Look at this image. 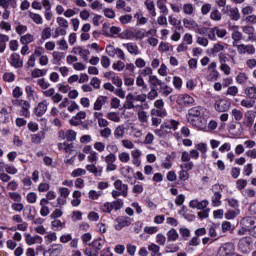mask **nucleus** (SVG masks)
<instances>
[{
    "instance_id": "1",
    "label": "nucleus",
    "mask_w": 256,
    "mask_h": 256,
    "mask_svg": "<svg viewBox=\"0 0 256 256\" xmlns=\"http://www.w3.org/2000/svg\"><path fill=\"white\" fill-rule=\"evenodd\" d=\"M203 113H205V109L201 106L191 108L187 115L188 123L193 127H197V129H205L207 127V119L203 117Z\"/></svg>"
},
{
    "instance_id": "2",
    "label": "nucleus",
    "mask_w": 256,
    "mask_h": 256,
    "mask_svg": "<svg viewBox=\"0 0 256 256\" xmlns=\"http://www.w3.org/2000/svg\"><path fill=\"white\" fill-rule=\"evenodd\" d=\"M177 129H179V121L167 118L160 125L159 129L154 130V133L157 135V137L165 139V137L169 135V131H177Z\"/></svg>"
},
{
    "instance_id": "3",
    "label": "nucleus",
    "mask_w": 256,
    "mask_h": 256,
    "mask_svg": "<svg viewBox=\"0 0 256 256\" xmlns=\"http://www.w3.org/2000/svg\"><path fill=\"white\" fill-rule=\"evenodd\" d=\"M238 251L242 255H249L253 251V238L251 236L242 237L238 241Z\"/></svg>"
},
{
    "instance_id": "4",
    "label": "nucleus",
    "mask_w": 256,
    "mask_h": 256,
    "mask_svg": "<svg viewBox=\"0 0 256 256\" xmlns=\"http://www.w3.org/2000/svg\"><path fill=\"white\" fill-rule=\"evenodd\" d=\"M226 188L227 186L223 184H214L212 186L213 196L211 197V202L213 207H221L222 205L221 198L223 197L221 195V192L223 191V189H226Z\"/></svg>"
},
{
    "instance_id": "5",
    "label": "nucleus",
    "mask_w": 256,
    "mask_h": 256,
    "mask_svg": "<svg viewBox=\"0 0 256 256\" xmlns=\"http://www.w3.org/2000/svg\"><path fill=\"white\" fill-rule=\"evenodd\" d=\"M123 209V200L118 199L113 202H105L100 205V211L102 213H111V211H119Z\"/></svg>"
},
{
    "instance_id": "6",
    "label": "nucleus",
    "mask_w": 256,
    "mask_h": 256,
    "mask_svg": "<svg viewBox=\"0 0 256 256\" xmlns=\"http://www.w3.org/2000/svg\"><path fill=\"white\" fill-rule=\"evenodd\" d=\"M235 244L233 242H226L220 246L217 256H234Z\"/></svg>"
},
{
    "instance_id": "7",
    "label": "nucleus",
    "mask_w": 256,
    "mask_h": 256,
    "mask_svg": "<svg viewBox=\"0 0 256 256\" xmlns=\"http://www.w3.org/2000/svg\"><path fill=\"white\" fill-rule=\"evenodd\" d=\"M240 225L250 227V235L256 237V217H245L240 221Z\"/></svg>"
},
{
    "instance_id": "8",
    "label": "nucleus",
    "mask_w": 256,
    "mask_h": 256,
    "mask_svg": "<svg viewBox=\"0 0 256 256\" xmlns=\"http://www.w3.org/2000/svg\"><path fill=\"white\" fill-rule=\"evenodd\" d=\"M132 219L127 216H120L115 219L114 229L116 231H121L124 227H129L131 225Z\"/></svg>"
},
{
    "instance_id": "9",
    "label": "nucleus",
    "mask_w": 256,
    "mask_h": 256,
    "mask_svg": "<svg viewBox=\"0 0 256 256\" xmlns=\"http://www.w3.org/2000/svg\"><path fill=\"white\" fill-rule=\"evenodd\" d=\"M208 75L206 76L207 81H217L219 79V71H217V63L212 62L208 65Z\"/></svg>"
},
{
    "instance_id": "10",
    "label": "nucleus",
    "mask_w": 256,
    "mask_h": 256,
    "mask_svg": "<svg viewBox=\"0 0 256 256\" xmlns=\"http://www.w3.org/2000/svg\"><path fill=\"white\" fill-rule=\"evenodd\" d=\"M222 13H227V15L230 16V19H232V21H239V19H241V14L239 13V8L237 7H231L227 5L222 10Z\"/></svg>"
},
{
    "instance_id": "11",
    "label": "nucleus",
    "mask_w": 256,
    "mask_h": 256,
    "mask_svg": "<svg viewBox=\"0 0 256 256\" xmlns=\"http://www.w3.org/2000/svg\"><path fill=\"white\" fill-rule=\"evenodd\" d=\"M177 103L182 107H189L195 103V98L189 94H180L178 96Z\"/></svg>"
},
{
    "instance_id": "12",
    "label": "nucleus",
    "mask_w": 256,
    "mask_h": 256,
    "mask_svg": "<svg viewBox=\"0 0 256 256\" xmlns=\"http://www.w3.org/2000/svg\"><path fill=\"white\" fill-rule=\"evenodd\" d=\"M104 77L106 79H109V81H112V83H113V85H115V87L121 88L123 85V80L121 79V77H119V75H117V73H115L113 71L105 72Z\"/></svg>"
},
{
    "instance_id": "13",
    "label": "nucleus",
    "mask_w": 256,
    "mask_h": 256,
    "mask_svg": "<svg viewBox=\"0 0 256 256\" xmlns=\"http://www.w3.org/2000/svg\"><path fill=\"white\" fill-rule=\"evenodd\" d=\"M63 253V244H52L48 250L44 252V256H59Z\"/></svg>"
},
{
    "instance_id": "14",
    "label": "nucleus",
    "mask_w": 256,
    "mask_h": 256,
    "mask_svg": "<svg viewBox=\"0 0 256 256\" xmlns=\"http://www.w3.org/2000/svg\"><path fill=\"white\" fill-rule=\"evenodd\" d=\"M189 207H191V209H198V211H203V209H207V207H209V201H199V199H194L189 202Z\"/></svg>"
},
{
    "instance_id": "15",
    "label": "nucleus",
    "mask_w": 256,
    "mask_h": 256,
    "mask_svg": "<svg viewBox=\"0 0 256 256\" xmlns=\"http://www.w3.org/2000/svg\"><path fill=\"white\" fill-rule=\"evenodd\" d=\"M239 55H255V46L253 44H239Z\"/></svg>"
},
{
    "instance_id": "16",
    "label": "nucleus",
    "mask_w": 256,
    "mask_h": 256,
    "mask_svg": "<svg viewBox=\"0 0 256 256\" xmlns=\"http://www.w3.org/2000/svg\"><path fill=\"white\" fill-rule=\"evenodd\" d=\"M25 243H27L29 246L31 245H41L43 243V237L39 235L31 236L29 233L24 234Z\"/></svg>"
},
{
    "instance_id": "17",
    "label": "nucleus",
    "mask_w": 256,
    "mask_h": 256,
    "mask_svg": "<svg viewBox=\"0 0 256 256\" xmlns=\"http://www.w3.org/2000/svg\"><path fill=\"white\" fill-rule=\"evenodd\" d=\"M72 53H74V55H80L85 63L89 61V55H91V52L89 50L80 46H75L72 49Z\"/></svg>"
},
{
    "instance_id": "18",
    "label": "nucleus",
    "mask_w": 256,
    "mask_h": 256,
    "mask_svg": "<svg viewBox=\"0 0 256 256\" xmlns=\"http://www.w3.org/2000/svg\"><path fill=\"white\" fill-rule=\"evenodd\" d=\"M8 63L15 69H21L23 67V61L21 60V55L18 53H12L8 59Z\"/></svg>"
},
{
    "instance_id": "19",
    "label": "nucleus",
    "mask_w": 256,
    "mask_h": 256,
    "mask_svg": "<svg viewBox=\"0 0 256 256\" xmlns=\"http://www.w3.org/2000/svg\"><path fill=\"white\" fill-rule=\"evenodd\" d=\"M214 107L219 113H225V111H229L231 103H229V101L226 99H220L215 102Z\"/></svg>"
},
{
    "instance_id": "20",
    "label": "nucleus",
    "mask_w": 256,
    "mask_h": 256,
    "mask_svg": "<svg viewBox=\"0 0 256 256\" xmlns=\"http://www.w3.org/2000/svg\"><path fill=\"white\" fill-rule=\"evenodd\" d=\"M48 105L49 103L47 102V100H43L40 103H38L34 110V115H36V117H43V115L47 113Z\"/></svg>"
},
{
    "instance_id": "21",
    "label": "nucleus",
    "mask_w": 256,
    "mask_h": 256,
    "mask_svg": "<svg viewBox=\"0 0 256 256\" xmlns=\"http://www.w3.org/2000/svg\"><path fill=\"white\" fill-rule=\"evenodd\" d=\"M114 189L120 191L122 197H127L129 193V185L124 184L123 181L119 179L114 182Z\"/></svg>"
},
{
    "instance_id": "22",
    "label": "nucleus",
    "mask_w": 256,
    "mask_h": 256,
    "mask_svg": "<svg viewBox=\"0 0 256 256\" xmlns=\"http://www.w3.org/2000/svg\"><path fill=\"white\" fill-rule=\"evenodd\" d=\"M60 139H66L67 141H75L77 139V133L73 130H61L58 133Z\"/></svg>"
},
{
    "instance_id": "23",
    "label": "nucleus",
    "mask_w": 256,
    "mask_h": 256,
    "mask_svg": "<svg viewBox=\"0 0 256 256\" xmlns=\"http://www.w3.org/2000/svg\"><path fill=\"white\" fill-rule=\"evenodd\" d=\"M123 47L130 53V55H141V50L139 49V46H137L134 42L124 43L122 44Z\"/></svg>"
},
{
    "instance_id": "24",
    "label": "nucleus",
    "mask_w": 256,
    "mask_h": 256,
    "mask_svg": "<svg viewBox=\"0 0 256 256\" xmlns=\"http://www.w3.org/2000/svg\"><path fill=\"white\" fill-rule=\"evenodd\" d=\"M86 170L92 173L95 177H101L103 175V166H96V164H87Z\"/></svg>"
},
{
    "instance_id": "25",
    "label": "nucleus",
    "mask_w": 256,
    "mask_h": 256,
    "mask_svg": "<svg viewBox=\"0 0 256 256\" xmlns=\"http://www.w3.org/2000/svg\"><path fill=\"white\" fill-rule=\"evenodd\" d=\"M20 107L22 109L21 115L29 119L31 117V112L29 111V109H31V104L26 100H21Z\"/></svg>"
},
{
    "instance_id": "26",
    "label": "nucleus",
    "mask_w": 256,
    "mask_h": 256,
    "mask_svg": "<svg viewBox=\"0 0 256 256\" xmlns=\"http://www.w3.org/2000/svg\"><path fill=\"white\" fill-rule=\"evenodd\" d=\"M107 243V241L101 237L94 239L92 241V243L89 244L90 247H93L96 251H101V249H103V247H105V244Z\"/></svg>"
},
{
    "instance_id": "27",
    "label": "nucleus",
    "mask_w": 256,
    "mask_h": 256,
    "mask_svg": "<svg viewBox=\"0 0 256 256\" xmlns=\"http://www.w3.org/2000/svg\"><path fill=\"white\" fill-rule=\"evenodd\" d=\"M144 7L147 9L151 17H157V11L155 10V2L153 0H145Z\"/></svg>"
},
{
    "instance_id": "28",
    "label": "nucleus",
    "mask_w": 256,
    "mask_h": 256,
    "mask_svg": "<svg viewBox=\"0 0 256 256\" xmlns=\"http://www.w3.org/2000/svg\"><path fill=\"white\" fill-rule=\"evenodd\" d=\"M134 19H136L137 25H147V22L149 21V19H147V17L143 16V10H138L134 14Z\"/></svg>"
},
{
    "instance_id": "29",
    "label": "nucleus",
    "mask_w": 256,
    "mask_h": 256,
    "mask_svg": "<svg viewBox=\"0 0 256 256\" xmlns=\"http://www.w3.org/2000/svg\"><path fill=\"white\" fill-rule=\"evenodd\" d=\"M255 123V114L253 111H247L244 115V125L246 127H251Z\"/></svg>"
},
{
    "instance_id": "30",
    "label": "nucleus",
    "mask_w": 256,
    "mask_h": 256,
    "mask_svg": "<svg viewBox=\"0 0 256 256\" xmlns=\"http://www.w3.org/2000/svg\"><path fill=\"white\" fill-rule=\"evenodd\" d=\"M105 103H107V96H99L94 102V106H93L94 111H101Z\"/></svg>"
},
{
    "instance_id": "31",
    "label": "nucleus",
    "mask_w": 256,
    "mask_h": 256,
    "mask_svg": "<svg viewBox=\"0 0 256 256\" xmlns=\"http://www.w3.org/2000/svg\"><path fill=\"white\" fill-rule=\"evenodd\" d=\"M152 117H161V119L167 117V109L165 108H153L150 111Z\"/></svg>"
},
{
    "instance_id": "32",
    "label": "nucleus",
    "mask_w": 256,
    "mask_h": 256,
    "mask_svg": "<svg viewBox=\"0 0 256 256\" xmlns=\"http://www.w3.org/2000/svg\"><path fill=\"white\" fill-rule=\"evenodd\" d=\"M59 151H63L64 153H67V155H71L73 153V144L72 143H59L58 144Z\"/></svg>"
},
{
    "instance_id": "33",
    "label": "nucleus",
    "mask_w": 256,
    "mask_h": 256,
    "mask_svg": "<svg viewBox=\"0 0 256 256\" xmlns=\"http://www.w3.org/2000/svg\"><path fill=\"white\" fill-rule=\"evenodd\" d=\"M183 25L186 29H190L191 31H197V29H199V24L192 19H184Z\"/></svg>"
},
{
    "instance_id": "34",
    "label": "nucleus",
    "mask_w": 256,
    "mask_h": 256,
    "mask_svg": "<svg viewBox=\"0 0 256 256\" xmlns=\"http://www.w3.org/2000/svg\"><path fill=\"white\" fill-rule=\"evenodd\" d=\"M148 251L151 252V256H163L161 253V247L155 243L148 246Z\"/></svg>"
},
{
    "instance_id": "35",
    "label": "nucleus",
    "mask_w": 256,
    "mask_h": 256,
    "mask_svg": "<svg viewBox=\"0 0 256 256\" xmlns=\"http://www.w3.org/2000/svg\"><path fill=\"white\" fill-rule=\"evenodd\" d=\"M54 65H61V61L65 59V53L59 52V51H54L52 53Z\"/></svg>"
},
{
    "instance_id": "36",
    "label": "nucleus",
    "mask_w": 256,
    "mask_h": 256,
    "mask_svg": "<svg viewBox=\"0 0 256 256\" xmlns=\"http://www.w3.org/2000/svg\"><path fill=\"white\" fill-rule=\"evenodd\" d=\"M121 39L133 41L135 39V30L127 29L120 34Z\"/></svg>"
},
{
    "instance_id": "37",
    "label": "nucleus",
    "mask_w": 256,
    "mask_h": 256,
    "mask_svg": "<svg viewBox=\"0 0 256 256\" xmlns=\"http://www.w3.org/2000/svg\"><path fill=\"white\" fill-rule=\"evenodd\" d=\"M25 92L29 101H35V96L37 95V92L35 91V88H33V86L31 85L26 86Z\"/></svg>"
},
{
    "instance_id": "38",
    "label": "nucleus",
    "mask_w": 256,
    "mask_h": 256,
    "mask_svg": "<svg viewBox=\"0 0 256 256\" xmlns=\"http://www.w3.org/2000/svg\"><path fill=\"white\" fill-rule=\"evenodd\" d=\"M166 236L169 242H175L179 239V233L174 228L170 229L167 232Z\"/></svg>"
},
{
    "instance_id": "39",
    "label": "nucleus",
    "mask_w": 256,
    "mask_h": 256,
    "mask_svg": "<svg viewBox=\"0 0 256 256\" xmlns=\"http://www.w3.org/2000/svg\"><path fill=\"white\" fill-rule=\"evenodd\" d=\"M114 137L115 139H123L125 137V126L124 125H119L116 127L114 130Z\"/></svg>"
},
{
    "instance_id": "40",
    "label": "nucleus",
    "mask_w": 256,
    "mask_h": 256,
    "mask_svg": "<svg viewBox=\"0 0 256 256\" xmlns=\"http://www.w3.org/2000/svg\"><path fill=\"white\" fill-rule=\"evenodd\" d=\"M35 41V36L32 34H25L20 37V43L22 45H29L30 43H33Z\"/></svg>"
},
{
    "instance_id": "41",
    "label": "nucleus",
    "mask_w": 256,
    "mask_h": 256,
    "mask_svg": "<svg viewBox=\"0 0 256 256\" xmlns=\"http://www.w3.org/2000/svg\"><path fill=\"white\" fill-rule=\"evenodd\" d=\"M138 121L142 124H145L149 121V115L143 109L138 110L137 112Z\"/></svg>"
},
{
    "instance_id": "42",
    "label": "nucleus",
    "mask_w": 256,
    "mask_h": 256,
    "mask_svg": "<svg viewBox=\"0 0 256 256\" xmlns=\"http://www.w3.org/2000/svg\"><path fill=\"white\" fill-rule=\"evenodd\" d=\"M85 117H87V113H85V111H80L70 120V124L77 126L79 122H75V120L81 121V119H85Z\"/></svg>"
},
{
    "instance_id": "43",
    "label": "nucleus",
    "mask_w": 256,
    "mask_h": 256,
    "mask_svg": "<svg viewBox=\"0 0 256 256\" xmlns=\"http://www.w3.org/2000/svg\"><path fill=\"white\" fill-rule=\"evenodd\" d=\"M2 165L8 175H17L19 173V170L14 165L5 163H2Z\"/></svg>"
},
{
    "instance_id": "44",
    "label": "nucleus",
    "mask_w": 256,
    "mask_h": 256,
    "mask_svg": "<svg viewBox=\"0 0 256 256\" xmlns=\"http://www.w3.org/2000/svg\"><path fill=\"white\" fill-rule=\"evenodd\" d=\"M9 112L7 111V108L3 107L1 110H0V123H9Z\"/></svg>"
},
{
    "instance_id": "45",
    "label": "nucleus",
    "mask_w": 256,
    "mask_h": 256,
    "mask_svg": "<svg viewBox=\"0 0 256 256\" xmlns=\"http://www.w3.org/2000/svg\"><path fill=\"white\" fill-rule=\"evenodd\" d=\"M44 138H45V133L41 131V132H38L37 134H33L31 136V141L32 143H36V145H39V143H41V141H43Z\"/></svg>"
},
{
    "instance_id": "46",
    "label": "nucleus",
    "mask_w": 256,
    "mask_h": 256,
    "mask_svg": "<svg viewBox=\"0 0 256 256\" xmlns=\"http://www.w3.org/2000/svg\"><path fill=\"white\" fill-rule=\"evenodd\" d=\"M65 227V224L61 222V220H53L51 222V229L52 231H61Z\"/></svg>"
},
{
    "instance_id": "47",
    "label": "nucleus",
    "mask_w": 256,
    "mask_h": 256,
    "mask_svg": "<svg viewBox=\"0 0 256 256\" xmlns=\"http://www.w3.org/2000/svg\"><path fill=\"white\" fill-rule=\"evenodd\" d=\"M241 213V210L239 209H235V210H228L225 214L224 217L225 219H227L228 221L235 219V217H237V215H239Z\"/></svg>"
},
{
    "instance_id": "48",
    "label": "nucleus",
    "mask_w": 256,
    "mask_h": 256,
    "mask_svg": "<svg viewBox=\"0 0 256 256\" xmlns=\"http://www.w3.org/2000/svg\"><path fill=\"white\" fill-rule=\"evenodd\" d=\"M102 161H104L106 164L109 163H115L117 161V156L110 152L109 154H107L106 156L102 155L101 156Z\"/></svg>"
},
{
    "instance_id": "49",
    "label": "nucleus",
    "mask_w": 256,
    "mask_h": 256,
    "mask_svg": "<svg viewBox=\"0 0 256 256\" xmlns=\"http://www.w3.org/2000/svg\"><path fill=\"white\" fill-rule=\"evenodd\" d=\"M44 241L47 245H51V243L57 241V233L49 232L47 235L44 236Z\"/></svg>"
},
{
    "instance_id": "50",
    "label": "nucleus",
    "mask_w": 256,
    "mask_h": 256,
    "mask_svg": "<svg viewBox=\"0 0 256 256\" xmlns=\"http://www.w3.org/2000/svg\"><path fill=\"white\" fill-rule=\"evenodd\" d=\"M29 17L34 23H36V25H43V17L40 16V14L30 12Z\"/></svg>"
},
{
    "instance_id": "51",
    "label": "nucleus",
    "mask_w": 256,
    "mask_h": 256,
    "mask_svg": "<svg viewBox=\"0 0 256 256\" xmlns=\"http://www.w3.org/2000/svg\"><path fill=\"white\" fill-rule=\"evenodd\" d=\"M87 161L88 163H91V165L97 164V162L99 161V153H97V151H94L88 154Z\"/></svg>"
},
{
    "instance_id": "52",
    "label": "nucleus",
    "mask_w": 256,
    "mask_h": 256,
    "mask_svg": "<svg viewBox=\"0 0 256 256\" xmlns=\"http://www.w3.org/2000/svg\"><path fill=\"white\" fill-rule=\"evenodd\" d=\"M245 95L248 99H256V86H250L245 89Z\"/></svg>"
},
{
    "instance_id": "53",
    "label": "nucleus",
    "mask_w": 256,
    "mask_h": 256,
    "mask_svg": "<svg viewBox=\"0 0 256 256\" xmlns=\"http://www.w3.org/2000/svg\"><path fill=\"white\" fill-rule=\"evenodd\" d=\"M219 229V225L217 224H211L208 229V235L212 239H215V237H218L217 230Z\"/></svg>"
},
{
    "instance_id": "54",
    "label": "nucleus",
    "mask_w": 256,
    "mask_h": 256,
    "mask_svg": "<svg viewBox=\"0 0 256 256\" xmlns=\"http://www.w3.org/2000/svg\"><path fill=\"white\" fill-rule=\"evenodd\" d=\"M103 195V191L99 190H90L88 192V197L89 199H92V201H97L99 199V197H101Z\"/></svg>"
},
{
    "instance_id": "55",
    "label": "nucleus",
    "mask_w": 256,
    "mask_h": 256,
    "mask_svg": "<svg viewBox=\"0 0 256 256\" xmlns=\"http://www.w3.org/2000/svg\"><path fill=\"white\" fill-rule=\"evenodd\" d=\"M109 121H113L114 123H121V116L117 112H110L106 115Z\"/></svg>"
},
{
    "instance_id": "56",
    "label": "nucleus",
    "mask_w": 256,
    "mask_h": 256,
    "mask_svg": "<svg viewBox=\"0 0 256 256\" xmlns=\"http://www.w3.org/2000/svg\"><path fill=\"white\" fill-rule=\"evenodd\" d=\"M118 159L120 163H129L131 161V155L129 152H121L118 154Z\"/></svg>"
},
{
    "instance_id": "57",
    "label": "nucleus",
    "mask_w": 256,
    "mask_h": 256,
    "mask_svg": "<svg viewBox=\"0 0 256 256\" xmlns=\"http://www.w3.org/2000/svg\"><path fill=\"white\" fill-rule=\"evenodd\" d=\"M139 75L142 77H151L153 76V68L146 66L143 69L139 70Z\"/></svg>"
},
{
    "instance_id": "58",
    "label": "nucleus",
    "mask_w": 256,
    "mask_h": 256,
    "mask_svg": "<svg viewBox=\"0 0 256 256\" xmlns=\"http://www.w3.org/2000/svg\"><path fill=\"white\" fill-rule=\"evenodd\" d=\"M193 167H195V164L191 160L180 164V169L183 171H192Z\"/></svg>"
},
{
    "instance_id": "59",
    "label": "nucleus",
    "mask_w": 256,
    "mask_h": 256,
    "mask_svg": "<svg viewBox=\"0 0 256 256\" xmlns=\"http://www.w3.org/2000/svg\"><path fill=\"white\" fill-rule=\"evenodd\" d=\"M231 115L235 121H241L243 119V112L237 108L232 109Z\"/></svg>"
},
{
    "instance_id": "60",
    "label": "nucleus",
    "mask_w": 256,
    "mask_h": 256,
    "mask_svg": "<svg viewBox=\"0 0 256 256\" xmlns=\"http://www.w3.org/2000/svg\"><path fill=\"white\" fill-rule=\"evenodd\" d=\"M172 157L171 155H168L165 160L162 162L161 167L163 169H171L173 167V162L171 161Z\"/></svg>"
},
{
    "instance_id": "61",
    "label": "nucleus",
    "mask_w": 256,
    "mask_h": 256,
    "mask_svg": "<svg viewBox=\"0 0 256 256\" xmlns=\"http://www.w3.org/2000/svg\"><path fill=\"white\" fill-rule=\"evenodd\" d=\"M131 173H133V168H131V166L122 167L121 175H123V177H126L127 179H129V177H131Z\"/></svg>"
},
{
    "instance_id": "62",
    "label": "nucleus",
    "mask_w": 256,
    "mask_h": 256,
    "mask_svg": "<svg viewBox=\"0 0 256 256\" xmlns=\"http://www.w3.org/2000/svg\"><path fill=\"white\" fill-rule=\"evenodd\" d=\"M41 39L43 41H47V39H51V28L50 27H46L42 30Z\"/></svg>"
},
{
    "instance_id": "63",
    "label": "nucleus",
    "mask_w": 256,
    "mask_h": 256,
    "mask_svg": "<svg viewBox=\"0 0 256 256\" xmlns=\"http://www.w3.org/2000/svg\"><path fill=\"white\" fill-rule=\"evenodd\" d=\"M26 201L27 203L34 204L37 203V193L30 192L26 195Z\"/></svg>"
},
{
    "instance_id": "64",
    "label": "nucleus",
    "mask_w": 256,
    "mask_h": 256,
    "mask_svg": "<svg viewBox=\"0 0 256 256\" xmlns=\"http://www.w3.org/2000/svg\"><path fill=\"white\" fill-rule=\"evenodd\" d=\"M179 251V246L177 244H168L165 247V253H177Z\"/></svg>"
}]
</instances>
